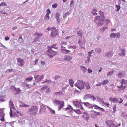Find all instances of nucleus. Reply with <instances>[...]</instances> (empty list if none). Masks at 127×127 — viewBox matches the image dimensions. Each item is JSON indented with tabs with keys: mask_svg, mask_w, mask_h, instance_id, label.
Instances as JSON below:
<instances>
[{
	"mask_svg": "<svg viewBox=\"0 0 127 127\" xmlns=\"http://www.w3.org/2000/svg\"><path fill=\"white\" fill-rule=\"evenodd\" d=\"M54 104H56L58 105H59L58 106V110H60L64 106V102L63 101H60L59 100H55L53 101Z\"/></svg>",
	"mask_w": 127,
	"mask_h": 127,
	"instance_id": "nucleus-4",
	"label": "nucleus"
},
{
	"mask_svg": "<svg viewBox=\"0 0 127 127\" xmlns=\"http://www.w3.org/2000/svg\"><path fill=\"white\" fill-rule=\"evenodd\" d=\"M36 37L33 40L32 42V43L38 41V40L43 35V34L42 33H38L37 32H36L34 34Z\"/></svg>",
	"mask_w": 127,
	"mask_h": 127,
	"instance_id": "nucleus-5",
	"label": "nucleus"
},
{
	"mask_svg": "<svg viewBox=\"0 0 127 127\" xmlns=\"http://www.w3.org/2000/svg\"><path fill=\"white\" fill-rule=\"evenodd\" d=\"M84 84L85 85V88L86 89L89 90L91 88L90 86V84L88 82H85Z\"/></svg>",
	"mask_w": 127,
	"mask_h": 127,
	"instance_id": "nucleus-23",
	"label": "nucleus"
},
{
	"mask_svg": "<svg viewBox=\"0 0 127 127\" xmlns=\"http://www.w3.org/2000/svg\"><path fill=\"white\" fill-rule=\"evenodd\" d=\"M106 106H107V107H109V104L107 102H104V103H103Z\"/></svg>",
	"mask_w": 127,
	"mask_h": 127,
	"instance_id": "nucleus-64",
	"label": "nucleus"
},
{
	"mask_svg": "<svg viewBox=\"0 0 127 127\" xmlns=\"http://www.w3.org/2000/svg\"><path fill=\"white\" fill-rule=\"evenodd\" d=\"M93 107H94L96 109H99V108H100L98 106H97L96 105H95V104H94L93 105Z\"/></svg>",
	"mask_w": 127,
	"mask_h": 127,
	"instance_id": "nucleus-61",
	"label": "nucleus"
},
{
	"mask_svg": "<svg viewBox=\"0 0 127 127\" xmlns=\"http://www.w3.org/2000/svg\"><path fill=\"white\" fill-rule=\"evenodd\" d=\"M47 13L45 16L44 20H48L49 19V14L51 13L49 9H47L46 11Z\"/></svg>",
	"mask_w": 127,
	"mask_h": 127,
	"instance_id": "nucleus-11",
	"label": "nucleus"
},
{
	"mask_svg": "<svg viewBox=\"0 0 127 127\" xmlns=\"http://www.w3.org/2000/svg\"><path fill=\"white\" fill-rule=\"evenodd\" d=\"M7 4L5 2H3L0 4V7L1 6H6Z\"/></svg>",
	"mask_w": 127,
	"mask_h": 127,
	"instance_id": "nucleus-42",
	"label": "nucleus"
},
{
	"mask_svg": "<svg viewBox=\"0 0 127 127\" xmlns=\"http://www.w3.org/2000/svg\"><path fill=\"white\" fill-rule=\"evenodd\" d=\"M47 107L49 109L50 112L52 114H55V111L52 110L51 108L47 106Z\"/></svg>",
	"mask_w": 127,
	"mask_h": 127,
	"instance_id": "nucleus-37",
	"label": "nucleus"
},
{
	"mask_svg": "<svg viewBox=\"0 0 127 127\" xmlns=\"http://www.w3.org/2000/svg\"><path fill=\"white\" fill-rule=\"evenodd\" d=\"M70 51V50H67L64 48L61 49V52L64 54H67L69 53Z\"/></svg>",
	"mask_w": 127,
	"mask_h": 127,
	"instance_id": "nucleus-22",
	"label": "nucleus"
},
{
	"mask_svg": "<svg viewBox=\"0 0 127 127\" xmlns=\"http://www.w3.org/2000/svg\"><path fill=\"white\" fill-rule=\"evenodd\" d=\"M117 8L116 11H118L120 8L121 7L120 5H116L115 6Z\"/></svg>",
	"mask_w": 127,
	"mask_h": 127,
	"instance_id": "nucleus-48",
	"label": "nucleus"
},
{
	"mask_svg": "<svg viewBox=\"0 0 127 127\" xmlns=\"http://www.w3.org/2000/svg\"><path fill=\"white\" fill-rule=\"evenodd\" d=\"M81 68L84 73H85L87 71V68L84 66H82L81 67Z\"/></svg>",
	"mask_w": 127,
	"mask_h": 127,
	"instance_id": "nucleus-31",
	"label": "nucleus"
},
{
	"mask_svg": "<svg viewBox=\"0 0 127 127\" xmlns=\"http://www.w3.org/2000/svg\"><path fill=\"white\" fill-rule=\"evenodd\" d=\"M33 79V77L32 76H30L27 77L24 81L25 82H28L31 81Z\"/></svg>",
	"mask_w": 127,
	"mask_h": 127,
	"instance_id": "nucleus-26",
	"label": "nucleus"
},
{
	"mask_svg": "<svg viewBox=\"0 0 127 127\" xmlns=\"http://www.w3.org/2000/svg\"><path fill=\"white\" fill-rule=\"evenodd\" d=\"M38 109V107L35 106H32L27 111V113L32 116H35L36 115Z\"/></svg>",
	"mask_w": 127,
	"mask_h": 127,
	"instance_id": "nucleus-1",
	"label": "nucleus"
},
{
	"mask_svg": "<svg viewBox=\"0 0 127 127\" xmlns=\"http://www.w3.org/2000/svg\"><path fill=\"white\" fill-rule=\"evenodd\" d=\"M84 114L83 116V117L84 119L86 121H88L89 118V114L86 113H83Z\"/></svg>",
	"mask_w": 127,
	"mask_h": 127,
	"instance_id": "nucleus-14",
	"label": "nucleus"
},
{
	"mask_svg": "<svg viewBox=\"0 0 127 127\" xmlns=\"http://www.w3.org/2000/svg\"><path fill=\"white\" fill-rule=\"evenodd\" d=\"M95 51L98 54L100 53L101 52V49L99 48H95Z\"/></svg>",
	"mask_w": 127,
	"mask_h": 127,
	"instance_id": "nucleus-33",
	"label": "nucleus"
},
{
	"mask_svg": "<svg viewBox=\"0 0 127 127\" xmlns=\"http://www.w3.org/2000/svg\"><path fill=\"white\" fill-rule=\"evenodd\" d=\"M125 50L124 49H123L122 50H121V52L119 54L121 56H125Z\"/></svg>",
	"mask_w": 127,
	"mask_h": 127,
	"instance_id": "nucleus-35",
	"label": "nucleus"
},
{
	"mask_svg": "<svg viewBox=\"0 0 127 127\" xmlns=\"http://www.w3.org/2000/svg\"><path fill=\"white\" fill-rule=\"evenodd\" d=\"M61 78L60 76L59 75L57 76H55V79L56 80H58L59 78Z\"/></svg>",
	"mask_w": 127,
	"mask_h": 127,
	"instance_id": "nucleus-55",
	"label": "nucleus"
},
{
	"mask_svg": "<svg viewBox=\"0 0 127 127\" xmlns=\"http://www.w3.org/2000/svg\"><path fill=\"white\" fill-rule=\"evenodd\" d=\"M98 100L99 101L102 102V103H104V101L101 98H98Z\"/></svg>",
	"mask_w": 127,
	"mask_h": 127,
	"instance_id": "nucleus-62",
	"label": "nucleus"
},
{
	"mask_svg": "<svg viewBox=\"0 0 127 127\" xmlns=\"http://www.w3.org/2000/svg\"><path fill=\"white\" fill-rule=\"evenodd\" d=\"M106 124L108 126V127H117V126L114 124L111 121L108 120L105 122Z\"/></svg>",
	"mask_w": 127,
	"mask_h": 127,
	"instance_id": "nucleus-7",
	"label": "nucleus"
},
{
	"mask_svg": "<svg viewBox=\"0 0 127 127\" xmlns=\"http://www.w3.org/2000/svg\"><path fill=\"white\" fill-rule=\"evenodd\" d=\"M116 98H113L112 97H110L109 100L111 101H113V102H115Z\"/></svg>",
	"mask_w": 127,
	"mask_h": 127,
	"instance_id": "nucleus-43",
	"label": "nucleus"
},
{
	"mask_svg": "<svg viewBox=\"0 0 127 127\" xmlns=\"http://www.w3.org/2000/svg\"><path fill=\"white\" fill-rule=\"evenodd\" d=\"M1 96L2 97H0V102H3L5 101V100L2 98L3 96Z\"/></svg>",
	"mask_w": 127,
	"mask_h": 127,
	"instance_id": "nucleus-53",
	"label": "nucleus"
},
{
	"mask_svg": "<svg viewBox=\"0 0 127 127\" xmlns=\"http://www.w3.org/2000/svg\"><path fill=\"white\" fill-rule=\"evenodd\" d=\"M75 112L76 113L78 114H82L81 112L79 109H78Z\"/></svg>",
	"mask_w": 127,
	"mask_h": 127,
	"instance_id": "nucleus-60",
	"label": "nucleus"
},
{
	"mask_svg": "<svg viewBox=\"0 0 127 127\" xmlns=\"http://www.w3.org/2000/svg\"><path fill=\"white\" fill-rule=\"evenodd\" d=\"M47 30L51 31L50 34L51 37H54L58 34V32L57 29H56V28L49 27L47 28Z\"/></svg>",
	"mask_w": 127,
	"mask_h": 127,
	"instance_id": "nucleus-2",
	"label": "nucleus"
},
{
	"mask_svg": "<svg viewBox=\"0 0 127 127\" xmlns=\"http://www.w3.org/2000/svg\"><path fill=\"white\" fill-rule=\"evenodd\" d=\"M94 113H95V115H100L102 114V113L99 112L95 111L94 112Z\"/></svg>",
	"mask_w": 127,
	"mask_h": 127,
	"instance_id": "nucleus-49",
	"label": "nucleus"
},
{
	"mask_svg": "<svg viewBox=\"0 0 127 127\" xmlns=\"http://www.w3.org/2000/svg\"><path fill=\"white\" fill-rule=\"evenodd\" d=\"M101 18L99 16H97L96 17L94 20V21L95 22H96V21L97 20L99 21H102L101 20Z\"/></svg>",
	"mask_w": 127,
	"mask_h": 127,
	"instance_id": "nucleus-34",
	"label": "nucleus"
},
{
	"mask_svg": "<svg viewBox=\"0 0 127 127\" xmlns=\"http://www.w3.org/2000/svg\"><path fill=\"white\" fill-rule=\"evenodd\" d=\"M72 57L68 55H66L64 56V60L67 61H70L72 59Z\"/></svg>",
	"mask_w": 127,
	"mask_h": 127,
	"instance_id": "nucleus-16",
	"label": "nucleus"
},
{
	"mask_svg": "<svg viewBox=\"0 0 127 127\" xmlns=\"http://www.w3.org/2000/svg\"><path fill=\"white\" fill-rule=\"evenodd\" d=\"M47 51L48 53L47 55L51 58H52L55 55L57 54V52L49 48H48V50Z\"/></svg>",
	"mask_w": 127,
	"mask_h": 127,
	"instance_id": "nucleus-6",
	"label": "nucleus"
},
{
	"mask_svg": "<svg viewBox=\"0 0 127 127\" xmlns=\"http://www.w3.org/2000/svg\"><path fill=\"white\" fill-rule=\"evenodd\" d=\"M17 61L19 65L22 66L24 64L23 63L24 62V61L23 59L18 58L17 59Z\"/></svg>",
	"mask_w": 127,
	"mask_h": 127,
	"instance_id": "nucleus-17",
	"label": "nucleus"
},
{
	"mask_svg": "<svg viewBox=\"0 0 127 127\" xmlns=\"http://www.w3.org/2000/svg\"><path fill=\"white\" fill-rule=\"evenodd\" d=\"M82 103L83 104L85 105L88 107L89 108H92L93 107V105L90 104L88 102H83Z\"/></svg>",
	"mask_w": 127,
	"mask_h": 127,
	"instance_id": "nucleus-18",
	"label": "nucleus"
},
{
	"mask_svg": "<svg viewBox=\"0 0 127 127\" xmlns=\"http://www.w3.org/2000/svg\"><path fill=\"white\" fill-rule=\"evenodd\" d=\"M81 39H79V41L78 42V44L79 45H83L84 44V43L82 42L81 41Z\"/></svg>",
	"mask_w": 127,
	"mask_h": 127,
	"instance_id": "nucleus-58",
	"label": "nucleus"
},
{
	"mask_svg": "<svg viewBox=\"0 0 127 127\" xmlns=\"http://www.w3.org/2000/svg\"><path fill=\"white\" fill-rule=\"evenodd\" d=\"M85 82L82 80H78L77 82L74 84L75 86L77 87L80 90H82L84 88Z\"/></svg>",
	"mask_w": 127,
	"mask_h": 127,
	"instance_id": "nucleus-3",
	"label": "nucleus"
},
{
	"mask_svg": "<svg viewBox=\"0 0 127 127\" xmlns=\"http://www.w3.org/2000/svg\"><path fill=\"white\" fill-rule=\"evenodd\" d=\"M74 2V1L73 0H72L70 2V7H72L73 6V5Z\"/></svg>",
	"mask_w": 127,
	"mask_h": 127,
	"instance_id": "nucleus-51",
	"label": "nucleus"
},
{
	"mask_svg": "<svg viewBox=\"0 0 127 127\" xmlns=\"http://www.w3.org/2000/svg\"><path fill=\"white\" fill-rule=\"evenodd\" d=\"M72 108H73L70 105L68 107L65 108V109L66 110H67L69 109H72Z\"/></svg>",
	"mask_w": 127,
	"mask_h": 127,
	"instance_id": "nucleus-56",
	"label": "nucleus"
},
{
	"mask_svg": "<svg viewBox=\"0 0 127 127\" xmlns=\"http://www.w3.org/2000/svg\"><path fill=\"white\" fill-rule=\"evenodd\" d=\"M48 87V86L47 85L45 86L42 88H41L40 90V91H43L44 90L47 89Z\"/></svg>",
	"mask_w": 127,
	"mask_h": 127,
	"instance_id": "nucleus-40",
	"label": "nucleus"
},
{
	"mask_svg": "<svg viewBox=\"0 0 127 127\" xmlns=\"http://www.w3.org/2000/svg\"><path fill=\"white\" fill-rule=\"evenodd\" d=\"M83 33V31L81 30L77 32V35L79 36L81 38L82 37Z\"/></svg>",
	"mask_w": 127,
	"mask_h": 127,
	"instance_id": "nucleus-21",
	"label": "nucleus"
},
{
	"mask_svg": "<svg viewBox=\"0 0 127 127\" xmlns=\"http://www.w3.org/2000/svg\"><path fill=\"white\" fill-rule=\"evenodd\" d=\"M106 56L108 57H111L113 56V53L112 52L110 51L107 53L106 54Z\"/></svg>",
	"mask_w": 127,
	"mask_h": 127,
	"instance_id": "nucleus-29",
	"label": "nucleus"
},
{
	"mask_svg": "<svg viewBox=\"0 0 127 127\" xmlns=\"http://www.w3.org/2000/svg\"><path fill=\"white\" fill-rule=\"evenodd\" d=\"M92 98L94 101L96 99V97L94 96L93 95L87 94L85 95L83 97V99L84 100L87 99Z\"/></svg>",
	"mask_w": 127,
	"mask_h": 127,
	"instance_id": "nucleus-8",
	"label": "nucleus"
},
{
	"mask_svg": "<svg viewBox=\"0 0 127 127\" xmlns=\"http://www.w3.org/2000/svg\"><path fill=\"white\" fill-rule=\"evenodd\" d=\"M28 83L27 82H25L24 81V82L22 83V85L27 89H30L31 87V86L30 85L28 84Z\"/></svg>",
	"mask_w": 127,
	"mask_h": 127,
	"instance_id": "nucleus-12",
	"label": "nucleus"
},
{
	"mask_svg": "<svg viewBox=\"0 0 127 127\" xmlns=\"http://www.w3.org/2000/svg\"><path fill=\"white\" fill-rule=\"evenodd\" d=\"M20 106L21 107H29V105H27V104H22L21 105H20Z\"/></svg>",
	"mask_w": 127,
	"mask_h": 127,
	"instance_id": "nucleus-50",
	"label": "nucleus"
},
{
	"mask_svg": "<svg viewBox=\"0 0 127 127\" xmlns=\"http://www.w3.org/2000/svg\"><path fill=\"white\" fill-rule=\"evenodd\" d=\"M67 42H62L60 43V45H61V48H65V46L67 45Z\"/></svg>",
	"mask_w": 127,
	"mask_h": 127,
	"instance_id": "nucleus-28",
	"label": "nucleus"
},
{
	"mask_svg": "<svg viewBox=\"0 0 127 127\" xmlns=\"http://www.w3.org/2000/svg\"><path fill=\"white\" fill-rule=\"evenodd\" d=\"M40 106V109L39 111V114L42 113V112H45L46 108L45 106L43 104H41Z\"/></svg>",
	"mask_w": 127,
	"mask_h": 127,
	"instance_id": "nucleus-13",
	"label": "nucleus"
},
{
	"mask_svg": "<svg viewBox=\"0 0 127 127\" xmlns=\"http://www.w3.org/2000/svg\"><path fill=\"white\" fill-rule=\"evenodd\" d=\"M9 105L10 108V111L9 113L10 115V116L11 117H12L13 116L12 115V107L14 106V105L13 103V102L11 100H10L9 102Z\"/></svg>",
	"mask_w": 127,
	"mask_h": 127,
	"instance_id": "nucleus-10",
	"label": "nucleus"
},
{
	"mask_svg": "<svg viewBox=\"0 0 127 127\" xmlns=\"http://www.w3.org/2000/svg\"><path fill=\"white\" fill-rule=\"evenodd\" d=\"M124 72L123 71L120 72L118 74V77L119 78L122 77L124 75Z\"/></svg>",
	"mask_w": 127,
	"mask_h": 127,
	"instance_id": "nucleus-27",
	"label": "nucleus"
},
{
	"mask_svg": "<svg viewBox=\"0 0 127 127\" xmlns=\"http://www.w3.org/2000/svg\"><path fill=\"white\" fill-rule=\"evenodd\" d=\"M44 77V76L42 75L41 76L39 75H36L34 76V78L36 79H37L38 81H40Z\"/></svg>",
	"mask_w": 127,
	"mask_h": 127,
	"instance_id": "nucleus-15",
	"label": "nucleus"
},
{
	"mask_svg": "<svg viewBox=\"0 0 127 127\" xmlns=\"http://www.w3.org/2000/svg\"><path fill=\"white\" fill-rule=\"evenodd\" d=\"M57 6V4L56 3H55L53 4L52 5V7L53 8H56Z\"/></svg>",
	"mask_w": 127,
	"mask_h": 127,
	"instance_id": "nucleus-57",
	"label": "nucleus"
},
{
	"mask_svg": "<svg viewBox=\"0 0 127 127\" xmlns=\"http://www.w3.org/2000/svg\"><path fill=\"white\" fill-rule=\"evenodd\" d=\"M12 117L13 116L15 118L16 117H18L19 115L22 116V114L18 111L16 110L13 111V113H12Z\"/></svg>",
	"mask_w": 127,
	"mask_h": 127,
	"instance_id": "nucleus-9",
	"label": "nucleus"
},
{
	"mask_svg": "<svg viewBox=\"0 0 127 127\" xmlns=\"http://www.w3.org/2000/svg\"><path fill=\"white\" fill-rule=\"evenodd\" d=\"M73 104L76 107H79V106H81V103L77 101H74L73 102Z\"/></svg>",
	"mask_w": 127,
	"mask_h": 127,
	"instance_id": "nucleus-19",
	"label": "nucleus"
},
{
	"mask_svg": "<svg viewBox=\"0 0 127 127\" xmlns=\"http://www.w3.org/2000/svg\"><path fill=\"white\" fill-rule=\"evenodd\" d=\"M90 61V58L88 57L87 58V60L85 62L87 63H89Z\"/></svg>",
	"mask_w": 127,
	"mask_h": 127,
	"instance_id": "nucleus-59",
	"label": "nucleus"
},
{
	"mask_svg": "<svg viewBox=\"0 0 127 127\" xmlns=\"http://www.w3.org/2000/svg\"><path fill=\"white\" fill-rule=\"evenodd\" d=\"M114 73V71L113 70L109 72H108L107 74L108 76H110L111 75Z\"/></svg>",
	"mask_w": 127,
	"mask_h": 127,
	"instance_id": "nucleus-47",
	"label": "nucleus"
},
{
	"mask_svg": "<svg viewBox=\"0 0 127 127\" xmlns=\"http://www.w3.org/2000/svg\"><path fill=\"white\" fill-rule=\"evenodd\" d=\"M127 82V81L124 79H122V81L120 83V84H121V85L119 86H117L118 88H120L122 87V86L123 84L126 83Z\"/></svg>",
	"mask_w": 127,
	"mask_h": 127,
	"instance_id": "nucleus-25",
	"label": "nucleus"
},
{
	"mask_svg": "<svg viewBox=\"0 0 127 127\" xmlns=\"http://www.w3.org/2000/svg\"><path fill=\"white\" fill-rule=\"evenodd\" d=\"M70 14V13L68 12H67L65 13L63 15V18L64 19V21H65L64 19H65L66 17L69 15Z\"/></svg>",
	"mask_w": 127,
	"mask_h": 127,
	"instance_id": "nucleus-32",
	"label": "nucleus"
},
{
	"mask_svg": "<svg viewBox=\"0 0 127 127\" xmlns=\"http://www.w3.org/2000/svg\"><path fill=\"white\" fill-rule=\"evenodd\" d=\"M1 114L2 115V117H1V118H0V120L2 121H3L4 120V114Z\"/></svg>",
	"mask_w": 127,
	"mask_h": 127,
	"instance_id": "nucleus-46",
	"label": "nucleus"
},
{
	"mask_svg": "<svg viewBox=\"0 0 127 127\" xmlns=\"http://www.w3.org/2000/svg\"><path fill=\"white\" fill-rule=\"evenodd\" d=\"M40 93L38 92H35L33 94V96L34 97H37L39 95Z\"/></svg>",
	"mask_w": 127,
	"mask_h": 127,
	"instance_id": "nucleus-36",
	"label": "nucleus"
},
{
	"mask_svg": "<svg viewBox=\"0 0 127 127\" xmlns=\"http://www.w3.org/2000/svg\"><path fill=\"white\" fill-rule=\"evenodd\" d=\"M96 11L97 10L96 9H94L91 11V13L94 15H95L97 14V13H96Z\"/></svg>",
	"mask_w": 127,
	"mask_h": 127,
	"instance_id": "nucleus-38",
	"label": "nucleus"
},
{
	"mask_svg": "<svg viewBox=\"0 0 127 127\" xmlns=\"http://www.w3.org/2000/svg\"><path fill=\"white\" fill-rule=\"evenodd\" d=\"M72 48L73 49H76L77 48V46L76 45H73V46H69L68 48Z\"/></svg>",
	"mask_w": 127,
	"mask_h": 127,
	"instance_id": "nucleus-54",
	"label": "nucleus"
},
{
	"mask_svg": "<svg viewBox=\"0 0 127 127\" xmlns=\"http://www.w3.org/2000/svg\"><path fill=\"white\" fill-rule=\"evenodd\" d=\"M57 20V23L58 24H59L60 23V20L59 19V17L55 18Z\"/></svg>",
	"mask_w": 127,
	"mask_h": 127,
	"instance_id": "nucleus-52",
	"label": "nucleus"
},
{
	"mask_svg": "<svg viewBox=\"0 0 127 127\" xmlns=\"http://www.w3.org/2000/svg\"><path fill=\"white\" fill-rule=\"evenodd\" d=\"M116 35L115 33H112L110 34V37L111 38H115V37Z\"/></svg>",
	"mask_w": 127,
	"mask_h": 127,
	"instance_id": "nucleus-44",
	"label": "nucleus"
},
{
	"mask_svg": "<svg viewBox=\"0 0 127 127\" xmlns=\"http://www.w3.org/2000/svg\"><path fill=\"white\" fill-rule=\"evenodd\" d=\"M49 48H51V49H52V48H54L57 49V47L56 46V44H53L51 46L49 47Z\"/></svg>",
	"mask_w": 127,
	"mask_h": 127,
	"instance_id": "nucleus-41",
	"label": "nucleus"
},
{
	"mask_svg": "<svg viewBox=\"0 0 127 127\" xmlns=\"http://www.w3.org/2000/svg\"><path fill=\"white\" fill-rule=\"evenodd\" d=\"M99 12L100 15V17L101 18V20L102 22H103L105 18V17L104 16L103 12L101 11H99Z\"/></svg>",
	"mask_w": 127,
	"mask_h": 127,
	"instance_id": "nucleus-20",
	"label": "nucleus"
},
{
	"mask_svg": "<svg viewBox=\"0 0 127 127\" xmlns=\"http://www.w3.org/2000/svg\"><path fill=\"white\" fill-rule=\"evenodd\" d=\"M109 83L108 80H104L102 82V84L103 85H105Z\"/></svg>",
	"mask_w": 127,
	"mask_h": 127,
	"instance_id": "nucleus-39",
	"label": "nucleus"
},
{
	"mask_svg": "<svg viewBox=\"0 0 127 127\" xmlns=\"http://www.w3.org/2000/svg\"><path fill=\"white\" fill-rule=\"evenodd\" d=\"M52 82V81L50 80H47L45 81L41 82V83H43L46 82H47V83H51Z\"/></svg>",
	"mask_w": 127,
	"mask_h": 127,
	"instance_id": "nucleus-45",
	"label": "nucleus"
},
{
	"mask_svg": "<svg viewBox=\"0 0 127 127\" xmlns=\"http://www.w3.org/2000/svg\"><path fill=\"white\" fill-rule=\"evenodd\" d=\"M123 100L121 98H116L115 102L116 103H121L122 102Z\"/></svg>",
	"mask_w": 127,
	"mask_h": 127,
	"instance_id": "nucleus-24",
	"label": "nucleus"
},
{
	"mask_svg": "<svg viewBox=\"0 0 127 127\" xmlns=\"http://www.w3.org/2000/svg\"><path fill=\"white\" fill-rule=\"evenodd\" d=\"M69 83L70 84L71 86L73 87V86L74 81L72 79H70L69 81Z\"/></svg>",
	"mask_w": 127,
	"mask_h": 127,
	"instance_id": "nucleus-30",
	"label": "nucleus"
},
{
	"mask_svg": "<svg viewBox=\"0 0 127 127\" xmlns=\"http://www.w3.org/2000/svg\"><path fill=\"white\" fill-rule=\"evenodd\" d=\"M60 16V14H59L58 13H57L56 14L55 18L59 17Z\"/></svg>",
	"mask_w": 127,
	"mask_h": 127,
	"instance_id": "nucleus-63",
	"label": "nucleus"
}]
</instances>
